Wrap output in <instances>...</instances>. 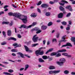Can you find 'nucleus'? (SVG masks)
Wrapping results in <instances>:
<instances>
[{"mask_svg": "<svg viewBox=\"0 0 75 75\" xmlns=\"http://www.w3.org/2000/svg\"><path fill=\"white\" fill-rule=\"evenodd\" d=\"M60 62H57V64L60 66L64 65V63L66 62V59L65 58H61L59 60Z\"/></svg>", "mask_w": 75, "mask_h": 75, "instance_id": "f257e3e1", "label": "nucleus"}, {"mask_svg": "<svg viewBox=\"0 0 75 75\" xmlns=\"http://www.w3.org/2000/svg\"><path fill=\"white\" fill-rule=\"evenodd\" d=\"M40 51L41 50H37L35 51V54L36 56L39 57V55H42L44 54V51L42 50L41 51Z\"/></svg>", "mask_w": 75, "mask_h": 75, "instance_id": "f03ea898", "label": "nucleus"}, {"mask_svg": "<svg viewBox=\"0 0 75 75\" xmlns=\"http://www.w3.org/2000/svg\"><path fill=\"white\" fill-rule=\"evenodd\" d=\"M8 15L10 16H13L14 17H17L18 18V17H20L21 16V15H20L19 13H13L12 12H9L8 13Z\"/></svg>", "mask_w": 75, "mask_h": 75, "instance_id": "7ed1b4c3", "label": "nucleus"}, {"mask_svg": "<svg viewBox=\"0 0 75 75\" xmlns=\"http://www.w3.org/2000/svg\"><path fill=\"white\" fill-rule=\"evenodd\" d=\"M20 17H24V18L21 19V18L19 17L18 18H19V19H21V20L24 23V24H26V23H27V21H28L27 20L28 18L27 16H25L23 15H21V16H20Z\"/></svg>", "mask_w": 75, "mask_h": 75, "instance_id": "20e7f679", "label": "nucleus"}, {"mask_svg": "<svg viewBox=\"0 0 75 75\" xmlns=\"http://www.w3.org/2000/svg\"><path fill=\"white\" fill-rule=\"evenodd\" d=\"M17 54H18V55H20L21 57V58H25V57L24 56H25L26 57H27L30 58V56H28V54H23L21 53V52H18L17 53Z\"/></svg>", "mask_w": 75, "mask_h": 75, "instance_id": "39448f33", "label": "nucleus"}, {"mask_svg": "<svg viewBox=\"0 0 75 75\" xmlns=\"http://www.w3.org/2000/svg\"><path fill=\"white\" fill-rule=\"evenodd\" d=\"M61 72V70H58V71H49V74L50 75H52L54 74H58Z\"/></svg>", "mask_w": 75, "mask_h": 75, "instance_id": "423d86ee", "label": "nucleus"}, {"mask_svg": "<svg viewBox=\"0 0 75 75\" xmlns=\"http://www.w3.org/2000/svg\"><path fill=\"white\" fill-rule=\"evenodd\" d=\"M36 36H37V35H34L33 36L32 39V40H33V41L34 42H37V40H38V37H36Z\"/></svg>", "mask_w": 75, "mask_h": 75, "instance_id": "0eeeda50", "label": "nucleus"}, {"mask_svg": "<svg viewBox=\"0 0 75 75\" xmlns=\"http://www.w3.org/2000/svg\"><path fill=\"white\" fill-rule=\"evenodd\" d=\"M35 30L36 31H37L36 32V34H39V33H41L42 30H40V28L36 27L35 28Z\"/></svg>", "mask_w": 75, "mask_h": 75, "instance_id": "6e6552de", "label": "nucleus"}, {"mask_svg": "<svg viewBox=\"0 0 75 75\" xmlns=\"http://www.w3.org/2000/svg\"><path fill=\"white\" fill-rule=\"evenodd\" d=\"M63 16H64V14L62 13H60L59 14H58L57 17L59 18H63Z\"/></svg>", "mask_w": 75, "mask_h": 75, "instance_id": "1a4fd4ad", "label": "nucleus"}, {"mask_svg": "<svg viewBox=\"0 0 75 75\" xmlns=\"http://www.w3.org/2000/svg\"><path fill=\"white\" fill-rule=\"evenodd\" d=\"M67 52V50L65 49L59 50L57 51V53L59 52Z\"/></svg>", "mask_w": 75, "mask_h": 75, "instance_id": "9d476101", "label": "nucleus"}, {"mask_svg": "<svg viewBox=\"0 0 75 75\" xmlns=\"http://www.w3.org/2000/svg\"><path fill=\"white\" fill-rule=\"evenodd\" d=\"M62 55L64 56H65V57H71L72 56L71 55H69L67 53H63L62 54Z\"/></svg>", "mask_w": 75, "mask_h": 75, "instance_id": "9b49d317", "label": "nucleus"}, {"mask_svg": "<svg viewBox=\"0 0 75 75\" xmlns=\"http://www.w3.org/2000/svg\"><path fill=\"white\" fill-rule=\"evenodd\" d=\"M66 8L67 9H68L69 11H72V7H71V6L69 5L66 7Z\"/></svg>", "mask_w": 75, "mask_h": 75, "instance_id": "f8f14e48", "label": "nucleus"}, {"mask_svg": "<svg viewBox=\"0 0 75 75\" xmlns=\"http://www.w3.org/2000/svg\"><path fill=\"white\" fill-rule=\"evenodd\" d=\"M41 7L42 8H47L48 7V5L47 4H42Z\"/></svg>", "mask_w": 75, "mask_h": 75, "instance_id": "ddd939ff", "label": "nucleus"}, {"mask_svg": "<svg viewBox=\"0 0 75 75\" xmlns=\"http://www.w3.org/2000/svg\"><path fill=\"white\" fill-rule=\"evenodd\" d=\"M28 26H27L25 24H23L21 25V27H19V28H26V29H28L29 28H28Z\"/></svg>", "mask_w": 75, "mask_h": 75, "instance_id": "4468645a", "label": "nucleus"}, {"mask_svg": "<svg viewBox=\"0 0 75 75\" xmlns=\"http://www.w3.org/2000/svg\"><path fill=\"white\" fill-rule=\"evenodd\" d=\"M7 40L8 41H10V40H13V41H17V39L14 37H10L8 38Z\"/></svg>", "mask_w": 75, "mask_h": 75, "instance_id": "2eb2a0df", "label": "nucleus"}, {"mask_svg": "<svg viewBox=\"0 0 75 75\" xmlns=\"http://www.w3.org/2000/svg\"><path fill=\"white\" fill-rule=\"evenodd\" d=\"M36 24H37V23L33 22L32 25L28 26L27 28H31L32 27H34V26H35Z\"/></svg>", "mask_w": 75, "mask_h": 75, "instance_id": "dca6fc26", "label": "nucleus"}, {"mask_svg": "<svg viewBox=\"0 0 75 75\" xmlns=\"http://www.w3.org/2000/svg\"><path fill=\"white\" fill-rule=\"evenodd\" d=\"M7 35L8 36H11V30H7Z\"/></svg>", "mask_w": 75, "mask_h": 75, "instance_id": "f3484780", "label": "nucleus"}, {"mask_svg": "<svg viewBox=\"0 0 75 75\" xmlns=\"http://www.w3.org/2000/svg\"><path fill=\"white\" fill-rule=\"evenodd\" d=\"M42 30H45L47 28H48V27L47 26H45V25H42L41 27Z\"/></svg>", "mask_w": 75, "mask_h": 75, "instance_id": "a211bd4d", "label": "nucleus"}, {"mask_svg": "<svg viewBox=\"0 0 75 75\" xmlns=\"http://www.w3.org/2000/svg\"><path fill=\"white\" fill-rule=\"evenodd\" d=\"M71 41L72 42H74V45H75V37H72L71 38Z\"/></svg>", "mask_w": 75, "mask_h": 75, "instance_id": "6ab92c4d", "label": "nucleus"}, {"mask_svg": "<svg viewBox=\"0 0 75 75\" xmlns=\"http://www.w3.org/2000/svg\"><path fill=\"white\" fill-rule=\"evenodd\" d=\"M37 14L35 13H32L31 15L30 16L32 17H36V16H37Z\"/></svg>", "mask_w": 75, "mask_h": 75, "instance_id": "aec40b11", "label": "nucleus"}, {"mask_svg": "<svg viewBox=\"0 0 75 75\" xmlns=\"http://www.w3.org/2000/svg\"><path fill=\"white\" fill-rule=\"evenodd\" d=\"M24 47L25 48L26 51L28 52V51H29V49L27 46L24 45Z\"/></svg>", "mask_w": 75, "mask_h": 75, "instance_id": "412c9836", "label": "nucleus"}, {"mask_svg": "<svg viewBox=\"0 0 75 75\" xmlns=\"http://www.w3.org/2000/svg\"><path fill=\"white\" fill-rule=\"evenodd\" d=\"M38 43H35V44H32L31 45V47H36L37 45H39Z\"/></svg>", "mask_w": 75, "mask_h": 75, "instance_id": "4be33fe9", "label": "nucleus"}, {"mask_svg": "<svg viewBox=\"0 0 75 75\" xmlns=\"http://www.w3.org/2000/svg\"><path fill=\"white\" fill-rule=\"evenodd\" d=\"M45 16H47V17H49L51 15V13L49 12H47L45 13Z\"/></svg>", "mask_w": 75, "mask_h": 75, "instance_id": "5701e85b", "label": "nucleus"}, {"mask_svg": "<svg viewBox=\"0 0 75 75\" xmlns=\"http://www.w3.org/2000/svg\"><path fill=\"white\" fill-rule=\"evenodd\" d=\"M57 54V53L55 52H53L52 53L50 54V56H54L55 55H56Z\"/></svg>", "mask_w": 75, "mask_h": 75, "instance_id": "b1692460", "label": "nucleus"}, {"mask_svg": "<svg viewBox=\"0 0 75 75\" xmlns=\"http://www.w3.org/2000/svg\"><path fill=\"white\" fill-rule=\"evenodd\" d=\"M38 60L40 62H44V60L41 58H39Z\"/></svg>", "mask_w": 75, "mask_h": 75, "instance_id": "393cba45", "label": "nucleus"}, {"mask_svg": "<svg viewBox=\"0 0 75 75\" xmlns=\"http://www.w3.org/2000/svg\"><path fill=\"white\" fill-rule=\"evenodd\" d=\"M59 8L60 11H63L65 10V8L62 6H60L59 7Z\"/></svg>", "mask_w": 75, "mask_h": 75, "instance_id": "a878e982", "label": "nucleus"}, {"mask_svg": "<svg viewBox=\"0 0 75 75\" xmlns=\"http://www.w3.org/2000/svg\"><path fill=\"white\" fill-rule=\"evenodd\" d=\"M66 45L67 46H69V47H72V45L69 42H67L66 43Z\"/></svg>", "mask_w": 75, "mask_h": 75, "instance_id": "bb28decb", "label": "nucleus"}, {"mask_svg": "<svg viewBox=\"0 0 75 75\" xmlns=\"http://www.w3.org/2000/svg\"><path fill=\"white\" fill-rule=\"evenodd\" d=\"M29 67V65L26 64L25 65V68L24 71H26L27 69Z\"/></svg>", "mask_w": 75, "mask_h": 75, "instance_id": "cd10ccee", "label": "nucleus"}, {"mask_svg": "<svg viewBox=\"0 0 75 75\" xmlns=\"http://www.w3.org/2000/svg\"><path fill=\"white\" fill-rule=\"evenodd\" d=\"M42 58L43 59H48V57L46 55H44L42 57Z\"/></svg>", "mask_w": 75, "mask_h": 75, "instance_id": "c85d7f7f", "label": "nucleus"}, {"mask_svg": "<svg viewBox=\"0 0 75 75\" xmlns=\"http://www.w3.org/2000/svg\"><path fill=\"white\" fill-rule=\"evenodd\" d=\"M9 24V22H8L4 21L2 23V25H4V24Z\"/></svg>", "mask_w": 75, "mask_h": 75, "instance_id": "c756f323", "label": "nucleus"}, {"mask_svg": "<svg viewBox=\"0 0 75 75\" xmlns=\"http://www.w3.org/2000/svg\"><path fill=\"white\" fill-rule=\"evenodd\" d=\"M11 52H18V50H17V49H13L11 50Z\"/></svg>", "mask_w": 75, "mask_h": 75, "instance_id": "7c9ffc66", "label": "nucleus"}, {"mask_svg": "<svg viewBox=\"0 0 75 75\" xmlns=\"http://www.w3.org/2000/svg\"><path fill=\"white\" fill-rule=\"evenodd\" d=\"M50 69H55V68L54 66H50L49 67Z\"/></svg>", "mask_w": 75, "mask_h": 75, "instance_id": "2f4dec72", "label": "nucleus"}, {"mask_svg": "<svg viewBox=\"0 0 75 75\" xmlns=\"http://www.w3.org/2000/svg\"><path fill=\"white\" fill-rule=\"evenodd\" d=\"M69 72V71L67 70H65L64 73L65 74H68Z\"/></svg>", "mask_w": 75, "mask_h": 75, "instance_id": "473e14b6", "label": "nucleus"}, {"mask_svg": "<svg viewBox=\"0 0 75 75\" xmlns=\"http://www.w3.org/2000/svg\"><path fill=\"white\" fill-rule=\"evenodd\" d=\"M62 3H65L66 4H68V2L65 0H62L61 1Z\"/></svg>", "mask_w": 75, "mask_h": 75, "instance_id": "72a5a7b5", "label": "nucleus"}, {"mask_svg": "<svg viewBox=\"0 0 75 75\" xmlns=\"http://www.w3.org/2000/svg\"><path fill=\"white\" fill-rule=\"evenodd\" d=\"M61 23L62 25H67V22L65 21H63L61 22Z\"/></svg>", "mask_w": 75, "mask_h": 75, "instance_id": "f704fd0d", "label": "nucleus"}, {"mask_svg": "<svg viewBox=\"0 0 75 75\" xmlns=\"http://www.w3.org/2000/svg\"><path fill=\"white\" fill-rule=\"evenodd\" d=\"M61 56V54L60 53H59L56 55V57H59Z\"/></svg>", "mask_w": 75, "mask_h": 75, "instance_id": "c9c22d12", "label": "nucleus"}, {"mask_svg": "<svg viewBox=\"0 0 75 75\" xmlns=\"http://www.w3.org/2000/svg\"><path fill=\"white\" fill-rule=\"evenodd\" d=\"M52 25V22H50L48 23L47 25L48 26H51Z\"/></svg>", "mask_w": 75, "mask_h": 75, "instance_id": "e433bc0d", "label": "nucleus"}, {"mask_svg": "<svg viewBox=\"0 0 75 75\" xmlns=\"http://www.w3.org/2000/svg\"><path fill=\"white\" fill-rule=\"evenodd\" d=\"M2 34L4 36V37H6V32L4 31H3L2 32Z\"/></svg>", "mask_w": 75, "mask_h": 75, "instance_id": "4c0bfd02", "label": "nucleus"}, {"mask_svg": "<svg viewBox=\"0 0 75 75\" xmlns=\"http://www.w3.org/2000/svg\"><path fill=\"white\" fill-rule=\"evenodd\" d=\"M71 15V13H68L66 15V17H70Z\"/></svg>", "mask_w": 75, "mask_h": 75, "instance_id": "58836bf2", "label": "nucleus"}, {"mask_svg": "<svg viewBox=\"0 0 75 75\" xmlns=\"http://www.w3.org/2000/svg\"><path fill=\"white\" fill-rule=\"evenodd\" d=\"M7 44V42H2L1 43V45H6V44Z\"/></svg>", "mask_w": 75, "mask_h": 75, "instance_id": "ea45409f", "label": "nucleus"}, {"mask_svg": "<svg viewBox=\"0 0 75 75\" xmlns=\"http://www.w3.org/2000/svg\"><path fill=\"white\" fill-rule=\"evenodd\" d=\"M8 72H9V73H13V72H14V71H13V70L10 69L8 70Z\"/></svg>", "mask_w": 75, "mask_h": 75, "instance_id": "a19ab883", "label": "nucleus"}, {"mask_svg": "<svg viewBox=\"0 0 75 75\" xmlns=\"http://www.w3.org/2000/svg\"><path fill=\"white\" fill-rule=\"evenodd\" d=\"M42 3V2L41 1H40L37 4V6H40V5H41V4Z\"/></svg>", "mask_w": 75, "mask_h": 75, "instance_id": "79ce46f5", "label": "nucleus"}, {"mask_svg": "<svg viewBox=\"0 0 75 75\" xmlns=\"http://www.w3.org/2000/svg\"><path fill=\"white\" fill-rule=\"evenodd\" d=\"M21 47V45L19 44L17 45L16 47H15L14 48H16L17 47Z\"/></svg>", "mask_w": 75, "mask_h": 75, "instance_id": "37998d69", "label": "nucleus"}, {"mask_svg": "<svg viewBox=\"0 0 75 75\" xmlns=\"http://www.w3.org/2000/svg\"><path fill=\"white\" fill-rule=\"evenodd\" d=\"M66 30L67 31H69L70 30V27H68L66 28Z\"/></svg>", "mask_w": 75, "mask_h": 75, "instance_id": "c03bdc74", "label": "nucleus"}, {"mask_svg": "<svg viewBox=\"0 0 75 75\" xmlns=\"http://www.w3.org/2000/svg\"><path fill=\"white\" fill-rule=\"evenodd\" d=\"M38 11L39 13H41V10L40 9V8H37Z\"/></svg>", "mask_w": 75, "mask_h": 75, "instance_id": "a18cd8bd", "label": "nucleus"}, {"mask_svg": "<svg viewBox=\"0 0 75 75\" xmlns=\"http://www.w3.org/2000/svg\"><path fill=\"white\" fill-rule=\"evenodd\" d=\"M17 45H18V44L17 43H15L13 44V46H14V47L17 46Z\"/></svg>", "mask_w": 75, "mask_h": 75, "instance_id": "49530a36", "label": "nucleus"}, {"mask_svg": "<svg viewBox=\"0 0 75 75\" xmlns=\"http://www.w3.org/2000/svg\"><path fill=\"white\" fill-rule=\"evenodd\" d=\"M49 3L50 4H54V2H53L52 1H50L49 2Z\"/></svg>", "mask_w": 75, "mask_h": 75, "instance_id": "de8ad7c7", "label": "nucleus"}, {"mask_svg": "<svg viewBox=\"0 0 75 75\" xmlns=\"http://www.w3.org/2000/svg\"><path fill=\"white\" fill-rule=\"evenodd\" d=\"M67 35L63 36L62 38V40H65V37H66Z\"/></svg>", "mask_w": 75, "mask_h": 75, "instance_id": "09e8293b", "label": "nucleus"}, {"mask_svg": "<svg viewBox=\"0 0 75 75\" xmlns=\"http://www.w3.org/2000/svg\"><path fill=\"white\" fill-rule=\"evenodd\" d=\"M3 74H5V75H8L9 73L7 72H4Z\"/></svg>", "mask_w": 75, "mask_h": 75, "instance_id": "8fccbe9b", "label": "nucleus"}, {"mask_svg": "<svg viewBox=\"0 0 75 75\" xmlns=\"http://www.w3.org/2000/svg\"><path fill=\"white\" fill-rule=\"evenodd\" d=\"M52 41L53 42H54V41H56V42H57V39L54 38V39H53Z\"/></svg>", "mask_w": 75, "mask_h": 75, "instance_id": "3c124183", "label": "nucleus"}, {"mask_svg": "<svg viewBox=\"0 0 75 75\" xmlns=\"http://www.w3.org/2000/svg\"><path fill=\"white\" fill-rule=\"evenodd\" d=\"M53 50H54V49L51 48L49 50H49V52H51V51H52Z\"/></svg>", "mask_w": 75, "mask_h": 75, "instance_id": "603ef678", "label": "nucleus"}, {"mask_svg": "<svg viewBox=\"0 0 75 75\" xmlns=\"http://www.w3.org/2000/svg\"><path fill=\"white\" fill-rule=\"evenodd\" d=\"M7 7H8V5H5L4 6V8H7Z\"/></svg>", "mask_w": 75, "mask_h": 75, "instance_id": "864d4df0", "label": "nucleus"}, {"mask_svg": "<svg viewBox=\"0 0 75 75\" xmlns=\"http://www.w3.org/2000/svg\"><path fill=\"white\" fill-rule=\"evenodd\" d=\"M18 37L19 38H21V36L20 34H18Z\"/></svg>", "mask_w": 75, "mask_h": 75, "instance_id": "5fc2aeb1", "label": "nucleus"}, {"mask_svg": "<svg viewBox=\"0 0 75 75\" xmlns=\"http://www.w3.org/2000/svg\"><path fill=\"white\" fill-rule=\"evenodd\" d=\"M46 42V40H44L43 41V45H45V42Z\"/></svg>", "mask_w": 75, "mask_h": 75, "instance_id": "6e6d98bb", "label": "nucleus"}, {"mask_svg": "<svg viewBox=\"0 0 75 75\" xmlns=\"http://www.w3.org/2000/svg\"><path fill=\"white\" fill-rule=\"evenodd\" d=\"M59 1V0H54V3H57Z\"/></svg>", "mask_w": 75, "mask_h": 75, "instance_id": "4d7b16f0", "label": "nucleus"}, {"mask_svg": "<svg viewBox=\"0 0 75 75\" xmlns=\"http://www.w3.org/2000/svg\"><path fill=\"white\" fill-rule=\"evenodd\" d=\"M59 4H60V5H61V6H64V4H65L64 3H59Z\"/></svg>", "mask_w": 75, "mask_h": 75, "instance_id": "13d9d810", "label": "nucleus"}, {"mask_svg": "<svg viewBox=\"0 0 75 75\" xmlns=\"http://www.w3.org/2000/svg\"><path fill=\"white\" fill-rule=\"evenodd\" d=\"M4 11H1L0 12V15H1L2 14H4Z\"/></svg>", "mask_w": 75, "mask_h": 75, "instance_id": "bf43d9fd", "label": "nucleus"}, {"mask_svg": "<svg viewBox=\"0 0 75 75\" xmlns=\"http://www.w3.org/2000/svg\"><path fill=\"white\" fill-rule=\"evenodd\" d=\"M12 6H13L14 8H17V6L13 4H12Z\"/></svg>", "mask_w": 75, "mask_h": 75, "instance_id": "052dcab7", "label": "nucleus"}, {"mask_svg": "<svg viewBox=\"0 0 75 75\" xmlns=\"http://www.w3.org/2000/svg\"><path fill=\"white\" fill-rule=\"evenodd\" d=\"M69 25H71L72 24V22L71 21H69Z\"/></svg>", "mask_w": 75, "mask_h": 75, "instance_id": "680f3d73", "label": "nucleus"}, {"mask_svg": "<svg viewBox=\"0 0 75 75\" xmlns=\"http://www.w3.org/2000/svg\"><path fill=\"white\" fill-rule=\"evenodd\" d=\"M71 75H75V72H72L71 73Z\"/></svg>", "mask_w": 75, "mask_h": 75, "instance_id": "e2e57ef3", "label": "nucleus"}, {"mask_svg": "<svg viewBox=\"0 0 75 75\" xmlns=\"http://www.w3.org/2000/svg\"><path fill=\"white\" fill-rule=\"evenodd\" d=\"M23 69H24V68H22L20 69V71H23Z\"/></svg>", "mask_w": 75, "mask_h": 75, "instance_id": "0e129e2a", "label": "nucleus"}, {"mask_svg": "<svg viewBox=\"0 0 75 75\" xmlns=\"http://www.w3.org/2000/svg\"><path fill=\"white\" fill-rule=\"evenodd\" d=\"M62 11L63 13V14H65V13H66V11H65V10L63 11Z\"/></svg>", "mask_w": 75, "mask_h": 75, "instance_id": "69168bd1", "label": "nucleus"}, {"mask_svg": "<svg viewBox=\"0 0 75 75\" xmlns=\"http://www.w3.org/2000/svg\"><path fill=\"white\" fill-rule=\"evenodd\" d=\"M12 55L13 56H14V57H15V56H16V54L14 53H13L12 54Z\"/></svg>", "mask_w": 75, "mask_h": 75, "instance_id": "338daca9", "label": "nucleus"}, {"mask_svg": "<svg viewBox=\"0 0 75 75\" xmlns=\"http://www.w3.org/2000/svg\"><path fill=\"white\" fill-rule=\"evenodd\" d=\"M59 33H58L57 34V38H59Z\"/></svg>", "mask_w": 75, "mask_h": 75, "instance_id": "774afa93", "label": "nucleus"}]
</instances>
